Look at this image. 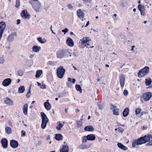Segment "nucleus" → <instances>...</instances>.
<instances>
[{"instance_id": "nucleus-1", "label": "nucleus", "mask_w": 152, "mask_h": 152, "mask_svg": "<svg viewBox=\"0 0 152 152\" xmlns=\"http://www.w3.org/2000/svg\"><path fill=\"white\" fill-rule=\"evenodd\" d=\"M150 140L149 137L147 135L142 137L138 139L135 140L132 142V146L133 148L136 147V145H139L145 143L146 142Z\"/></svg>"}, {"instance_id": "nucleus-2", "label": "nucleus", "mask_w": 152, "mask_h": 152, "mask_svg": "<svg viewBox=\"0 0 152 152\" xmlns=\"http://www.w3.org/2000/svg\"><path fill=\"white\" fill-rule=\"evenodd\" d=\"M65 72V69L62 66H60L56 69L57 75L58 77L60 78H62L64 76Z\"/></svg>"}, {"instance_id": "nucleus-3", "label": "nucleus", "mask_w": 152, "mask_h": 152, "mask_svg": "<svg viewBox=\"0 0 152 152\" xmlns=\"http://www.w3.org/2000/svg\"><path fill=\"white\" fill-rule=\"evenodd\" d=\"M149 68L148 67L145 66L140 70L138 73V77H141L147 75L149 72Z\"/></svg>"}, {"instance_id": "nucleus-4", "label": "nucleus", "mask_w": 152, "mask_h": 152, "mask_svg": "<svg viewBox=\"0 0 152 152\" xmlns=\"http://www.w3.org/2000/svg\"><path fill=\"white\" fill-rule=\"evenodd\" d=\"M32 7L35 11L38 12L39 10L40 3L38 0H33L32 1Z\"/></svg>"}, {"instance_id": "nucleus-5", "label": "nucleus", "mask_w": 152, "mask_h": 152, "mask_svg": "<svg viewBox=\"0 0 152 152\" xmlns=\"http://www.w3.org/2000/svg\"><path fill=\"white\" fill-rule=\"evenodd\" d=\"M6 26V24L4 21H1L0 22V40L2 37Z\"/></svg>"}, {"instance_id": "nucleus-6", "label": "nucleus", "mask_w": 152, "mask_h": 152, "mask_svg": "<svg viewBox=\"0 0 152 152\" xmlns=\"http://www.w3.org/2000/svg\"><path fill=\"white\" fill-rule=\"evenodd\" d=\"M152 96L151 93L150 92H147L143 94V95L141 97L143 99L146 101L149 100Z\"/></svg>"}, {"instance_id": "nucleus-7", "label": "nucleus", "mask_w": 152, "mask_h": 152, "mask_svg": "<svg viewBox=\"0 0 152 152\" xmlns=\"http://www.w3.org/2000/svg\"><path fill=\"white\" fill-rule=\"evenodd\" d=\"M64 144L62 145V148L60 150V152H68L69 147L65 141L64 142Z\"/></svg>"}, {"instance_id": "nucleus-8", "label": "nucleus", "mask_w": 152, "mask_h": 152, "mask_svg": "<svg viewBox=\"0 0 152 152\" xmlns=\"http://www.w3.org/2000/svg\"><path fill=\"white\" fill-rule=\"evenodd\" d=\"M21 15L22 18L25 19H29L30 17V15L26 10L22 11L21 13Z\"/></svg>"}, {"instance_id": "nucleus-9", "label": "nucleus", "mask_w": 152, "mask_h": 152, "mask_svg": "<svg viewBox=\"0 0 152 152\" xmlns=\"http://www.w3.org/2000/svg\"><path fill=\"white\" fill-rule=\"evenodd\" d=\"M65 53V50H60L57 52V57L60 58L63 57Z\"/></svg>"}, {"instance_id": "nucleus-10", "label": "nucleus", "mask_w": 152, "mask_h": 152, "mask_svg": "<svg viewBox=\"0 0 152 152\" xmlns=\"http://www.w3.org/2000/svg\"><path fill=\"white\" fill-rule=\"evenodd\" d=\"M111 107L110 108L111 110L114 109L113 110V113L114 115H118L119 114V109L117 108L116 106L113 105H111Z\"/></svg>"}, {"instance_id": "nucleus-11", "label": "nucleus", "mask_w": 152, "mask_h": 152, "mask_svg": "<svg viewBox=\"0 0 152 152\" xmlns=\"http://www.w3.org/2000/svg\"><path fill=\"white\" fill-rule=\"evenodd\" d=\"M12 80L10 78H7L4 80L2 82V85L4 86H7L10 85Z\"/></svg>"}, {"instance_id": "nucleus-12", "label": "nucleus", "mask_w": 152, "mask_h": 152, "mask_svg": "<svg viewBox=\"0 0 152 152\" xmlns=\"http://www.w3.org/2000/svg\"><path fill=\"white\" fill-rule=\"evenodd\" d=\"M10 145L13 148H17L18 145V142L14 140H12L10 141Z\"/></svg>"}, {"instance_id": "nucleus-13", "label": "nucleus", "mask_w": 152, "mask_h": 152, "mask_svg": "<svg viewBox=\"0 0 152 152\" xmlns=\"http://www.w3.org/2000/svg\"><path fill=\"white\" fill-rule=\"evenodd\" d=\"M77 16L80 18V19L83 18L84 15L83 12L81 11L80 9H79L77 12Z\"/></svg>"}, {"instance_id": "nucleus-14", "label": "nucleus", "mask_w": 152, "mask_h": 152, "mask_svg": "<svg viewBox=\"0 0 152 152\" xmlns=\"http://www.w3.org/2000/svg\"><path fill=\"white\" fill-rule=\"evenodd\" d=\"M14 35H15L16 36H17L16 32H15L10 34L7 37V40L10 42L13 41L14 40Z\"/></svg>"}, {"instance_id": "nucleus-15", "label": "nucleus", "mask_w": 152, "mask_h": 152, "mask_svg": "<svg viewBox=\"0 0 152 152\" xmlns=\"http://www.w3.org/2000/svg\"><path fill=\"white\" fill-rule=\"evenodd\" d=\"M41 115L42 117V121L48 123V120L46 115L43 112H41Z\"/></svg>"}, {"instance_id": "nucleus-16", "label": "nucleus", "mask_w": 152, "mask_h": 152, "mask_svg": "<svg viewBox=\"0 0 152 152\" xmlns=\"http://www.w3.org/2000/svg\"><path fill=\"white\" fill-rule=\"evenodd\" d=\"M1 142L4 148H6L7 147L8 141L7 139L3 138L1 140Z\"/></svg>"}, {"instance_id": "nucleus-17", "label": "nucleus", "mask_w": 152, "mask_h": 152, "mask_svg": "<svg viewBox=\"0 0 152 152\" xmlns=\"http://www.w3.org/2000/svg\"><path fill=\"white\" fill-rule=\"evenodd\" d=\"M125 82V77L123 75H121L120 76V83L121 86L123 88L124 86Z\"/></svg>"}, {"instance_id": "nucleus-18", "label": "nucleus", "mask_w": 152, "mask_h": 152, "mask_svg": "<svg viewBox=\"0 0 152 152\" xmlns=\"http://www.w3.org/2000/svg\"><path fill=\"white\" fill-rule=\"evenodd\" d=\"M66 43L69 46L72 47L74 45L73 41L70 37H68L67 38Z\"/></svg>"}, {"instance_id": "nucleus-19", "label": "nucleus", "mask_w": 152, "mask_h": 152, "mask_svg": "<svg viewBox=\"0 0 152 152\" xmlns=\"http://www.w3.org/2000/svg\"><path fill=\"white\" fill-rule=\"evenodd\" d=\"M91 146L90 144L87 145L81 144L79 145V147L81 149H84L89 148Z\"/></svg>"}, {"instance_id": "nucleus-20", "label": "nucleus", "mask_w": 152, "mask_h": 152, "mask_svg": "<svg viewBox=\"0 0 152 152\" xmlns=\"http://www.w3.org/2000/svg\"><path fill=\"white\" fill-rule=\"evenodd\" d=\"M87 139L88 140H94L95 139V136L93 134H90L87 136Z\"/></svg>"}, {"instance_id": "nucleus-21", "label": "nucleus", "mask_w": 152, "mask_h": 152, "mask_svg": "<svg viewBox=\"0 0 152 152\" xmlns=\"http://www.w3.org/2000/svg\"><path fill=\"white\" fill-rule=\"evenodd\" d=\"M84 130L86 131L93 132L94 129L92 126H88L84 128Z\"/></svg>"}, {"instance_id": "nucleus-22", "label": "nucleus", "mask_w": 152, "mask_h": 152, "mask_svg": "<svg viewBox=\"0 0 152 152\" xmlns=\"http://www.w3.org/2000/svg\"><path fill=\"white\" fill-rule=\"evenodd\" d=\"M117 145L119 148L124 151H126L127 149V148L122 144L121 143H118L117 144Z\"/></svg>"}, {"instance_id": "nucleus-23", "label": "nucleus", "mask_w": 152, "mask_h": 152, "mask_svg": "<svg viewBox=\"0 0 152 152\" xmlns=\"http://www.w3.org/2000/svg\"><path fill=\"white\" fill-rule=\"evenodd\" d=\"M44 106L45 108L47 110H49L50 109L51 105L50 104L47 102H45L44 103Z\"/></svg>"}, {"instance_id": "nucleus-24", "label": "nucleus", "mask_w": 152, "mask_h": 152, "mask_svg": "<svg viewBox=\"0 0 152 152\" xmlns=\"http://www.w3.org/2000/svg\"><path fill=\"white\" fill-rule=\"evenodd\" d=\"M41 47L37 45H34L32 47V50L35 52H38L41 49Z\"/></svg>"}, {"instance_id": "nucleus-25", "label": "nucleus", "mask_w": 152, "mask_h": 152, "mask_svg": "<svg viewBox=\"0 0 152 152\" xmlns=\"http://www.w3.org/2000/svg\"><path fill=\"white\" fill-rule=\"evenodd\" d=\"M63 137L62 135L59 134H56L55 139L58 140H62L63 139Z\"/></svg>"}, {"instance_id": "nucleus-26", "label": "nucleus", "mask_w": 152, "mask_h": 152, "mask_svg": "<svg viewBox=\"0 0 152 152\" xmlns=\"http://www.w3.org/2000/svg\"><path fill=\"white\" fill-rule=\"evenodd\" d=\"M28 106V105L27 104H25L23 106V112L25 115H26L27 114Z\"/></svg>"}, {"instance_id": "nucleus-27", "label": "nucleus", "mask_w": 152, "mask_h": 152, "mask_svg": "<svg viewBox=\"0 0 152 152\" xmlns=\"http://www.w3.org/2000/svg\"><path fill=\"white\" fill-rule=\"evenodd\" d=\"M129 113V109L128 108H126L124 110L123 112V116L125 117L127 116Z\"/></svg>"}, {"instance_id": "nucleus-28", "label": "nucleus", "mask_w": 152, "mask_h": 152, "mask_svg": "<svg viewBox=\"0 0 152 152\" xmlns=\"http://www.w3.org/2000/svg\"><path fill=\"white\" fill-rule=\"evenodd\" d=\"M4 102L7 104L9 105H12L13 104V102L12 100L9 98H6Z\"/></svg>"}, {"instance_id": "nucleus-29", "label": "nucleus", "mask_w": 152, "mask_h": 152, "mask_svg": "<svg viewBox=\"0 0 152 152\" xmlns=\"http://www.w3.org/2000/svg\"><path fill=\"white\" fill-rule=\"evenodd\" d=\"M57 126L56 127V129L58 130H60L61 129V128L63 126V124L61 123L60 122H58L57 123Z\"/></svg>"}, {"instance_id": "nucleus-30", "label": "nucleus", "mask_w": 152, "mask_h": 152, "mask_svg": "<svg viewBox=\"0 0 152 152\" xmlns=\"http://www.w3.org/2000/svg\"><path fill=\"white\" fill-rule=\"evenodd\" d=\"M5 61L4 56L2 55H0V64H3Z\"/></svg>"}, {"instance_id": "nucleus-31", "label": "nucleus", "mask_w": 152, "mask_h": 152, "mask_svg": "<svg viewBox=\"0 0 152 152\" xmlns=\"http://www.w3.org/2000/svg\"><path fill=\"white\" fill-rule=\"evenodd\" d=\"M42 73V71L41 70H38L36 72V74L35 77L36 78L39 77Z\"/></svg>"}, {"instance_id": "nucleus-32", "label": "nucleus", "mask_w": 152, "mask_h": 152, "mask_svg": "<svg viewBox=\"0 0 152 152\" xmlns=\"http://www.w3.org/2000/svg\"><path fill=\"white\" fill-rule=\"evenodd\" d=\"M6 132L8 134H10L12 132V129L9 127H7L5 128Z\"/></svg>"}, {"instance_id": "nucleus-33", "label": "nucleus", "mask_w": 152, "mask_h": 152, "mask_svg": "<svg viewBox=\"0 0 152 152\" xmlns=\"http://www.w3.org/2000/svg\"><path fill=\"white\" fill-rule=\"evenodd\" d=\"M25 90L24 86H20L18 88V92L20 93H23Z\"/></svg>"}, {"instance_id": "nucleus-34", "label": "nucleus", "mask_w": 152, "mask_h": 152, "mask_svg": "<svg viewBox=\"0 0 152 152\" xmlns=\"http://www.w3.org/2000/svg\"><path fill=\"white\" fill-rule=\"evenodd\" d=\"M37 40L41 43H45L46 40L45 39H42L41 37H38L37 39Z\"/></svg>"}, {"instance_id": "nucleus-35", "label": "nucleus", "mask_w": 152, "mask_h": 152, "mask_svg": "<svg viewBox=\"0 0 152 152\" xmlns=\"http://www.w3.org/2000/svg\"><path fill=\"white\" fill-rule=\"evenodd\" d=\"M152 82L151 79L150 78L145 79V83L146 86L149 85Z\"/></svg>"}, {"instance_id": "nucleus-36", "label": "nucleus", "mask_w": 152, "mask_h": 152, "mask_svg": "<svg viewBox=\"0 0 152 152\" xmlns=\"http://www.w3.org/2000/svg\"><path fill=\"white\" fill-rule=\"evenodd\" d=\"M75 88L77 91H80V93L82 92V89L79 85H76Z\"/></svg>"}, {"instance_id": "nucleus-37", "label": "nucleus", "mask_w": 152, "mask_h": 152, "mask_svg": "<svg viewBox=\"0 0 152 152\" xmlns=\"http://www.w3.org/2000/svg\"><path fill=\"white\" fill-rule=\"evenodd\" d=\"M138 8L140 11H141L142 10H145V7L141 4H139L138 6Z\"/></svg>"}, {"instance_id": "nucleus-38", "label": "nucleus", "mask_w": 152, "mask_h": 152, "mask_svg": "<svg viewBox=\"0 0 152 152\" xmlns=\"http://www.w3.org/2000/svg\"><path fill=\"white\" fill-rule=\"evenodd\" d=\"M77 126L78 127H80L82 126L83 123L81 121H77Z\"/></svg>"}, {"instance_id": "nucleus-39", "label": "nucleus", "mask_w": 152, "mask_h": 152, "mask_svg": "<svg viewBox=\"0 0 152 152\" xmlns=\"http://www.w3.org/2000/svg\"><path fill=\"white\" fill-rule=\"evenodd\" d=\"M47 123L46 122H44V121L43 122L42 121V123L41 124V128L42 129H44L46 127Z\"/></svg>"}, {"instance_id": "nucleus-40", "label": "nucleus", "mask_w": 152, "mask_h": 152, "mask_svg": "<svg viewBox=\"0 0 152 152\" xmlns=\"http://www.w3.org/2000/svg\"><path fill=\"white\" fill-rule=\"evenodd\" d=\"M76 56L77 54L75 52H73L72 53H70L69 55V57L72 58H73Z\"/></svg>"}, {"instance_id": "nucleus-41", "label": "nucleus", "mask_w": 152, "mask_h": 152, "mask_svg": "<svg viewBox=\"0 0 152 152\" xmlns=\"http://www.w3.org/2000/svg\"><path fill=\"white\" fill-rule=\"evenodd\" d=\"M18 75L20 76H22L23 74V72L22 70H19L18 71Z\"/></svg>"}, {"instance_id": "nucleus-42", "label": "nucleus", "mask_w": 152, "mask_h": 152, "mask_svg": "<svg viewBox=\"0 0 152 152\" xmlns=\"http://www.w3.org/2000/svg\"><path fill=\"white\" fill-rule=\"evenodd\" d=\"M118 129V131L119 132L121 133L123 132L124 131V129L122 128L121 127H119L117 128Z\"/></svg>"}, {"instance_id": "nucleus-43", "label": "nucleus", "mask_w": 152, "mask_h": 152, "mask_svg": "<svg viewBox=\"0 0 152 152\" xmlns=\"http://www.w3.org/2000/svg\"><path fill=\"white\" fill-rule=\"evenodd\" d=\"M88 40H87L86 39V40H84L83 41H82V45L84 46H86V42H88Z\"/></svg>"}, {"instance_id": "nucleus-44", "label": "nucleus", "mask_w": 152, "mask_h": 152, "mask_svg": "<svg viewBox=\"0 0 152 152\" xmlns=\"http://www.w3.org/2000/svg\"><path fill=\"white\" fill-rule=\"evenodd\" d=\"M31 91H30V88L29 89L27 93L26 96L28 98L30 97V95Z\"/></svg>"}, {"instance_id": "nucleus-45", "label": "nucleus", "mask_w": 152, "mask_h": 152, "mask_svg": "<svg viewBox=\"0 0 152 152\" xmlns=\"http://www.w3.org/2000/svg\"><path fill=\"white\" fill-rule=\"evenodd\" d=\"M140 110L141 109L140 108L136 109L135 111L136 114L137 115L139 114V113L140 112Z\"/></svg>"}, {"instance_id": "nucleus-46", "label": "nucleus", "mask_w": 152, "mask_h": 152, "mask_svg": "<svg viewBox=\"0 0 152 152\" xmlns=\"http://www.w3.org/2000/svg\"><path fill=\"white\" fill-rule=\"evenodd\" d=\"M65 56L68 57L69 56V55L70 54V53L67 50H65Z\"/></svg>"}, {"instance_id": "nucleus-47", "label": "nucleus", "mask_w": 152, "mask_h": 152, "mask_svg": "<svg viewBox=\"0 0 152 152\" xmlns=\"http://www.w3.org/2000/svg\"><path fill=\"white\" fill-rule=\"evenodd\" d=\"M87 136H85L83 137V141L82 142L83 143H85L87 142Z\"/></svg>"}, {"instance_id": "nucleus-48", "label": "nucleus", "mask_w": 152, "mask_h": 152, "mask_svg": "<svg viewBox=\"0 0 152 152\" xmlns=\"http://www.w3.org/2000/svg\"><path fill=\"white\" fill-rule=\"evenodd\" d=\"M98 106L99 109L102 110L103 109V105L100 104H98Z\"/></svg>"}, {"instance_id": "nucleus-49", "label": "nucleus", "mask_w": 152, "mask_h": 152, "mask_svg": "<svg viewBox=\"0 0 152 152\" xmlns=\"http://www.w3.org/2000/svg\"><path fill=\"white\" fill-rule=\"evenodd\" d=\"M123 93L124 94V95L125 96H127L128 95V91L127 90H124V91Z\"/></svg>"}, {"instance_id": "nucleus-50", "label": "nucleus", "mask_w": 152, "mask_h": 152, "mask_svg": "<svg viewBox=\"0 0 152 152\" xmlns=\"http://www.w3.org/2000/svg\"><path fill=\"white\" fill-rule=\"evenodd\" d=\"M20 1H16V4L15 6L17 8H18L20 6Z\"/></svg>"}, {"instance_id": "nucleus-51", "label": "nucleus", "mask_w": 152, "mask_h": 152, "mask_svg": "<svg viewBox=\"0 0 152 152\" xmlns=\"http://www.w3.org/2000/svg\"><path fill=\"white\" fill-rule=\"evenodd\" d=\"M68 30L67 28H65L64 29L62 30V31L64 32V34L68 32Z\"/></svg>"}, {"instance_id": "nucleus-52", "label": "nucleus", "mask_w": 152, "mask_h": 152, "mask_svg": "<svg viewBox=\"0 0 152 152\" xmlns=\"http://www.w3.org/2000/svg\"><path fill=\"white\" fill-rule=\"evenodd\" d=\"M147 145H152V140H150L148 143H147L146 144Z\"/></svg>"}, {"instance_id": "nucleus-53", "label": "nucleus", "mask_w": 152, "mask_h": 152, "mask_svg": "<svg viewBox=\"0 0 152 152\" xmlns=\"http://www.w3.org/2000/svg\"><path fill=\"white\" fill-rule=\"evenodd\" d=\"M145 10H142L141 11H140V14L142 15H145Z\"/></svg>"}, {"instance_id": "nucleus-54", "label": "nucleus", "mask_w": 152, "mask_h": 152, "mask_svg": "<svg viewBox=\"0 0 152 152\" xmlns=\"http://www.w3.org/2000/svg\"><path fill=\"white\" fill-rule=\"evenodd\" d=\"M21 136H24L25 135L26 132L23 130L21 131Z\"/></svg>"}, {"instance_id": "nucleus-55", "label": "nucleus", "mask_w": 152, "mask_h": 152, "mask_svg": "<svg viewBox=\"0 0 152 152\" xmlns=\"http://www.w3.org/2000/svg\"><path fill=\"white\" fill-rule=\"evenodd\" d=\"M40 87L41 88L43 89H45L46 88L45 85H44V84H41Z\"/></svg>"}, {"instance_id": "nucleus-56", "label": "nucleus", "mask_w": 152, "mask_h": 152, "mask_svg": "<svg viewBox=\"0 0 152 152\" xmlns=\"http://www.w3.org/2000/svg\"><path fill=\"white\" fill-rule=\"evenodd\" d=\"M17 25H18L20 23V20L19 19H18L17 20Z\"/></svg>"}, {"instance_id": "nucleus-57", "label": "nucleus", "mask_w": 152, "mask_h": 152, "mask_svg": "<svg viewBox=\"0 0 152 152\" xmlns=\"http://www.w3.org/2000/svg\"><path fill=\"white\" fill-rule=\"evenodd\" d=\"M91 0H83V1L84 2H90Z\"/></svg>"}, {"instance_id": "nucleus-58", "label": "nucleus", "mask_w": 152, "mask_h": 152, "mask_svg": "<svg viewBox=\"0 0 152 152\" xmlns=\"http://www.w3.org/2000/svg\"><path fill=\"white\" fill-rule=\"evenodd\" d=\"M34 56V54L30 55V56H29V58H33Z\"/></svg>"}, {"instance_id": "nucleus-59", "label": "nucleus", "mask_w": 152, "mask_h": 152, "mask_svg": "<svg viewBox=\"0 0 152 152\" xmlns=\"http://www.w3.org/2000/svg\"><path fill=\"white\" fill-rule=\"evenodd\" d=\"M72 83H75V81H76L75 80L74 78H73L72 79Z\"/></svg>"}, {"instance_id": "nucleus-60", "label": "nucleus", "mask_w": 152, "mask_h": 152, "mask_svg": "<svg viewBox=\"0 0 152 152\" xmlns=\"http://www.w3.org/2000/svg\"><path fill=\"white\" fill-rule=\"evenodd\" d=\"M132 47V48H131V51H133V50H134V48L135 47V46H131Z\"/></svg>"}, {"instance_id": "nucleus-61", "label": "nucleus", "mask_w": 152, "mask_h": 152, "mask_svg": "<svg viewBox=\"0 0 152 152\" xmlns=\"http://www.w3.org/2000/svg\"><path fill=\"white\" fill-rule=\"evenodd\" d=\"M147 135L149 137L150 139V137H151V138L152 139V135L150 134H148Z\"/></svg>"}, {"instance_id": "nucleus-62", "label": "nucleus", "mask_w": 152, "mask_h": 152, "mask_svg": "<svg viewBox=\"0 0 152 152\" xmlns=\"http://www.w3.org/2000/svg\"><path fill=\"white\" fill-rule=\"evenodd\" d=\"M89 21H88L86 25L85 26V27H86L87 26L89 25Z\"/></svg>"}, {"instance_id": "nucleus-63", "label": "nucleus", "mask_w": 152, "mask_h": 152, "mask_svg": "<svg viewBox=\"0 0 152 152\" xmlns=\"http://www.w3.org/2000/svg\"><path fill=\"white\" fill-rule=\"evenodd\" d=\"M86 47L87 48H89V47H88V46H89V44L88 43H86Z\"/></svg>"}, {"instance_id": "nucleus-64", "label": "nucleus", "mask_w": 152, "mask_h": 152, "mask_svg": "<svg viewBox=\"0 0 152 152\" xmlns=\"http://www.w3.org/2000/svg\"><path fill=\"white\" fill-rule=\"evenodd\" d=\"M117 16V15L116 14H114V15H113V18H115V17L116 16Z\"/></svg>"}]
</instances>
